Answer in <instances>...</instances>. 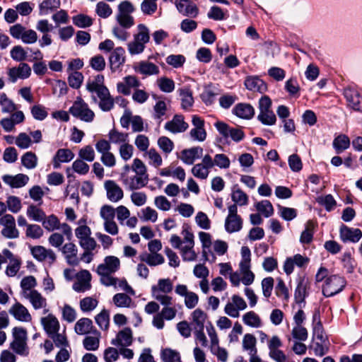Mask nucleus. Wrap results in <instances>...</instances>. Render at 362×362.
I'll list each match as a JSON object with an SVG mask.
<instances>
[{
  "mask_svg": "<svg viewBox=\"0 0 362 362\" xmlns=\"http://www.w3.org/2000/svg\"><path fill=\"white\" fill-rule=\"evenodd\" d=\"M105 78L102 74H98L94 77L93 79H89L86 83V89L91 93H93L94 91L98 90H101L102 88H107V87L104 84Z\"/></svg>",
  "mask_w": 362,
  "mask_h": 362,
  "instance_id": "nucleus-33",
  "label": "nucleus"
},
{
  "mask_svg": "<svg viewBox=\"0 0 362 362\" xmlns=\"http://www.w3.org/2000/svg\"><path fill=\"white\" fill-rule=\"evenodd\" d=\"M193 329H204L206 314L201 309H196L192 314Z\"/></svg>",
  "mask_w": 362,
  "mask_h": 362,
  "instance_id": "nucleus-34",
  "label": "nucleus"
},
{
  "mask_svg": "<svg viewBox=\"0 0 362 362\" xmlns=\"http://www.w3.org/2000/svg\"><path fill=\"white\" fill-rule=\"evenodd\" d=\"M257 119L265 125H273L276 121V115L271 110L259 112Z\"/></svg>",
  "mask_w": 362,
  "mask_h": 362,
  "instance_id": "nucleus-53",
  "label": "nucleus"
},
{
  "mask_svg": "<svg viewBox=\"0 0 362 362\" xmlns=\"http://www.w3.org/2000/svg\"><path fill=\"white\" fill-rule=\"evenodd\" d=\"M72 21L76 26L82 28L90 27L93 23L90 16L82 13L73 16Z\"/></svg>",
  "mask_w": 362,
  "mask_h": 362,
  "instance_id": "nucleus-47",
  "label": "nucleus"
},
{
  "mask_svg": "<svg viewBox=\"0 0 362 362\" xmlns=\"http://www.w3.org/2000/svg\"><path fill=\"white\" fill-rule=\"evenodd\" d=\"M175 5L178 11L184 16L195 18L199 14L198 7L191 0H177Z\"/></svg>",
  "mask_w": 362,
  "mask_h": 362,
  "instance_id": "nucleus-13",
  "label": "nucleus"
},
{
  "mask_svg": "<svg viewBox=\"0 0 362 362\" xmlns=\"http://www.w3.org/2000/svg\"><path fill=\"white\" fill-rule=\"evenodd\" d=\"M95 321L101 329L107 330L110 325L109 311L103 309L99 314L95 315Z\"/></svg>",
  "mask_w": 362,
  "mask_h": 362,
  "instance_id": "nucleus-42",
  "label": "nucleus"
},
{
  "mask_svg": "<svg viewBox=\"0 0 362 362\" xmlns=\"http://www.w3.org/2000/svg\"><path fill=\"white\" fill-rule=\"evenodd\" d=\"M245 88L250 91L264 93L267 90V83L257 76H248L244 81Z\"/></svg>",
  "mask_w": 362,
  "mask_h": 362,
  "instance_id": "nucleus-12",
  "label": "nucleus"
},
{
  "mask_svg": "<svg viewBox=\"0 0 362 362\" xmlns=\"http://www.w3.org/2000/svg\"><path fill=\"white\" fill-rule=\"evenodd\" d=\"M173 289V285L170 279H160L158 281L157 286L151 287L152 294H158L160 292L169 293Z\"/></svg>",
  "mask_w": 362,
  "mask_h": 362,
  "instance_id": "nucleus-32",
  "label": "nucleus"
},
{
  "mask_svg": "<svg viewBox=\"0 0 362 362\" xmlns=\"http://www.w3.org/2000/svg\"><path fill=\"white\" fill-rule=\"evenodd\" d=\"M346 280L339 275H332L325 280L322 293L325 297H331L340 293L346 286Z\"/></svg>",
  "mask_w": 362,
  "mask_h": 362,
  "instance_id": "nucleus-3",
  "label": "nucleus"
},
{
  "mask_svg": "<svg viewBox=\"0 0 362 362\" xmlns=\"http://www.w3.org/2000/svg\"><path fill=\"white\" fill-rule=\"evenodd\" d=\"M77 247L72 243H66L62 247V252L66 255V259L69 264L76 266L79 264V259L77 257Z\"/></svg>",
  "mask_w": 362,
  "mask_h": 362,
  "instance_id": "nucleus-21",
  "label": "nucleus"
},
{
  "mask_svg": "<svg viewBox=\"0 0 362 362\" xmlns=\"http://www.w3.org/2000/svg\"><path fill=\"white\" fill-rule=\"evenodd\" d=\"M160 357L163 362H179L181 360L179 352L170 348L163 349Z\"/></svg>",
  "mask_w": 362,
  "mask_h": 362,
  "instance_id": "nucleus-48",
  "label": "nucleus"
},
{
  "mask_svg": "<svg viewBox=\"0 0 362 362\" xmlns=\"http://www.w3.org/2000/svg\"><path fill=\"white\" fill-rule=\"evenodd\" d=\"M218 95L210 86L206 87L200 95L202 102L206 105H211L214 103L216 96Z\"/></svg>",
  "mask_w": 362,
  "mask_h": 362,
  "instance_id": "nucleus-57",
  "label": "nucleus"
},
{
  "mask_svg": "<svg viewBox=\"0 0 362 362\" xmlns=\"http://www.w3.org/2000/svg\"><path fill=\"white\" fill-rule=\"evenodd\" d=\"M313 228L314 225L311 221L306 223L305 230L301 233L300 242L302 244H310L313 239Z\"/></svg>",
  "mask_w": 362,
  "mask_h": 362,
  "instance_id": "nucleus-45",
  "label": "nucleus"
},
{
  "mask_svg": "<svg viewBox=\"0 0 362 362\" xmlns=\"http://www.w3.org/2000/svg\"><path fill=\"white\" fill-rule=\"evenodd\" d=\"M81 275L83 277L82 279H79L73 284V289L78 293L88 291L91 287L90 283L91 275L90 272L87 270H83L81 272Z\"/></svg>",
  "mask_w": 362,
  "mask_h": 362,
  "instance_id": "nucleus-30",
  "label": "nucleus"
},
{
  "mask_svg": "<svg viewBox=\"0 0 362 362\" xmlns=\"http://www.w3.org/2000/svg\"><path fill=\"white\" fill-rule=\"evenodd\" d=\"M257 339L252 334H245L243 339V349L247 351L249 355L257 353L256 347Z\"/></svg>",
  "mask_w": 362,
  "mask_h": 362,
  "instance_id": "nucleus-35",
  "label": "nucleus"
},
{
  "mask_svg": "<svg viewBox=\"0 0 362 362\" xmlns=\"http://www.w3.org/2000/svg\"><path fill=\"white\" fill-rule=\"evenodd\" d=\"M339 236L342 242L358 243L362 238V231L359 228H350L342 224L339 229Z\"/></svg>",
  "mask_w": 362,
  "mask_h": 362,
  "instance_id": "nucleus-10",
  "label": "nucleus"
},
{
  "mask_svg": "<svg viewBox=\"0 0 362 362\" xmlns=\"http://www.w3.org/2000/svg\"><path fill=\"white\" fill-rule=\"evenodd\" d=\"M31 114L37 120H43L47 117V112L42 105H35L31 107Z\"/></svg>",
  "mask_w": 362,
  "mask_h": 362,
  "instance_id": "nucleus-64",
  "label": "nucleus"
},
{
  "mask_svg": "<svg viewBox=\"0 0 362 362\" xmlns=\"http://www.w3.org/2000/svg\"><path fill=\"white\" fill-rule=\"evenodd\" d=\"M9 313L18 320L29 322L31 320V315L27 308L20 303H15L9 310Z\"/></svg>",
  "mask_w": 362,
  "mask_h": 362,
  "instance_id": "nucleus-23",
  "label": "nucleus"
},
{
  "mask_svg": "<svg viewBox=\"0 0 362 362\" xmlns=\"http://www.w3.org/2000/svg\"><path fill=\"white\" fill-rule=\"evenodd\" d=\"M136 71L141 74L151 76L158 74L159 73V68L152 62H141L135 68Z\"/></svg>",
  "mask_w": 362,
  "mask_h": 362,
  "instance_id": "nucleus-31",
  "label": "nucleus"
},
{
  "mask_svg": "<svg viewBox=\"0 0 362 362\" xmlns=\"http://www.w3.org/2000/svg\"><path fill=\"white\" fill-rule=\"evenodd\" d=\"M95 95H92L91 98L94 103H97L100 109L103 112L110 111L115 105V100L110 95L109 89L102 88L94 91Z\"/></svg>",
  "mask_w": 362,
  "mask_h": 362,
  "instance_id": "nucleus-4",
  "label": "nucleus"
},
{
  "mask_svg": "<svg viewBox=\"0 0 362 362\" xmlns=\"http://www.w3.org/2000/svg\"><path fill=\"white\" fill-rule=\"evenodd\" d=\"M121 180L129 190L133 191L145 187L148 183V177L139 175L129 177L128 175H125V173H122Z\"/></svg>",
  "mask_w": 362,
  "mask_h": 362,
  "instance_id": "nucleus-8",
  "label": "nucleus"
},
{
  "mask_svg": "<svg viewBox=\"0 0 362 362\" xmlns=\"http://www.w3.org/2000/svg\"><path fill=\"white\" fill-rule=\"evenodd\" d=\"M78 156L81 159L88 162L93 161L95 159V151L93 148L90 145L84 146L80 149Z\"/></svg>",
  "mask_w": 362,
  "mask_h": 362,
  "instance_id": "nucleus-62",
  "label": "nucleus"
},
{
  "mask_svg": "<svg viewBox=\"0 0 362 362\" xmlns=\"http://www.w3.org/2000/svg\"><path fill=\"white\" fill-rule=\"evenodd\" d=\"M83 81V75L82 73L78 71H73L68 77L69 85L75 89H78L81 87Z\"/></svg>",
  "mask_w": 362,
  "mask_h": 362,
  "instance_id": "nucleus-58",
  "label": "nucleus"
},
{
  "mask_svg": "<svg viewBox=\"0 0 362 362\" xmlns=\"http://www.w3.org/2000/svg\"><path fill=\"white\" fill-rule=\"evenodd\" d=\"M255 207L257 210L266 218L271 216L274 213L273 206L269 200H263L257 202Z\"/></svg>",
  "mask_w": 362,
  "mask_h": 362,
  "instance_id": "nucleus-50",
  "label": "nucleus"
},
{
  "mask_svg": "<svg viewBox=\"0 0 362 362\" xmlns=\"http://www.w3.org/2000/svg\"><path fill=\"white\" fill-rule=\"evenodd\" d=\"M140 259L146 262L151 267L163 264L165 262L164 257L158 253L148 254L144 253L140 255Z\"/></svg>",
  "mask_w": 362,
  "mask_h": 362,
  "instance_id": "nucleus-39",
  "label": "nucleus"
},
{
  "mask_svg": "<svg viewBox=\"0 0 362 362\" xmlns=\"http://www.w3.org/2000/svg\"><path fill=\"white\" fill-rule=\"evenodd\" d=\"M37 157L35 154L31 151L26 152L21 157V162L23 166L28 169H33L37 165Z\"/></svg>",
  "mask_w": 362,
  "mask_h": 362,
  "instance_id": "nucleus-55",
  "label": "nucleus"
},
{
  "mask_svg": "<svg viewBox=\"0 0 362 362\" xmlns=\"http://www.w3.org/2000/svg\"><path fill=\"white\" fill-rule=\"evenodd\" d=\"M231 198L235 203L240 206H245L248 203L247 195L240 188L233 190Z\"/></svg>",
  "mask_w": 362,
  "mask_h": 362,
  "instance_id": "nucleus-56",
  "label": "nucleus"
},
{
  "mask_svg": "<svg viewBox=\"0 0 362 362\" xmlns=\"http://www.w3.org/2000/svg\"><path fill=\"white\" fill-rule=\"evenodd\" d=\"M25 235L28 238L33 239H38L43 235V230L37 224H30L27 226Z\"/></svg>",
  "mask_w": 362,
  "mask_h": 362,
  "instance_id": "nucleus-59",
  "label": "nucleus"
},
{
  "mask_svg": "<svg viewBox=\"0 0 362 362\" xmlns=\"http://www.w3.org/2000/svg\"><path fill=\"white\" fill-rule=\"evenodd\" d=\"M69 112L75 117L86 122H91L95 117L94 112L90 110L88 105L81 98H78L69 108Z\"/></svg>",
  "mask_w": 362,
  "mask_h": 362,
  "instance_id": "nucleus-1",
  "label": "nucleus"
},
{
  "mask_svg": "<svg viewBox=\"0 0 362 362\" xmlns=\"http://www.w3.org/2000/svg\"><path fill=\"white\" fill-rule=\"evenodd\" d=\"M74 157V153L69 148H60L57 150L53 158V167L55 169L59 168L61 163H68Z\"/></svg>",
  "mask_w": 362,
  "mask_h": 362,
  "instance_id": "nucleus-20",
  "label": "nucleus"
},
{
  "mask_svg": "<svg viewBox=\"0 0 362 362\" xmlns=\"http://www.w3.org/2000/svg\"><path fill=\"white\" fill-rule=\"evenodd\" d=\"M11 56L17 62H22L23 60L32 62L42 58V54L38 49L33 50L28 48V50L25 51L22 47H13L11 51Z\"/></svg>",
  "mask_w": 362,
  "mask_h": 362,
  "instance_id": "nucleus-6",
  "label": "nucleus"
},
{
  "mask_svg": "<svg viewBox=\"0 0 362 362\" xmlns=\"http://www.w3.org/2000/svg\"><path fill=\"white\" fill-rule=\"evenodd\" d=\"M2 180L12 188H20L28 182L29 177L25 174L19 173L15 176L5 175L2 177Z\"/></svg>",
  "mask_w": 362,
  "mask_h": 362,
  "instance_id": "nucleus-19",
  "label": "nucleus"
},
{
  "mask_svg": "<svg viewBox=\"0 0 362 362\" xmlns=\"http://www.w3.org/2000/svg\"><path fill=\"white\" fill-rule=\"evenodd\" d=\"M93 329H95L93 325V321L87 317L79 319L75 324L74 329L77 334L83 335L92 333Z\"/></svg>",
  "mask_w": 362,
  "mask_h": 362,
  "instance_id": "nucleus-29",
  "label": "nucleus"
},
{
  "mask_svg": "<svg viewBox=\"0 0 362 362\" xmlns=\"http://www.w3.org/2000/svg\"><path fill=\"white\" fill-rule=\"evenodd\" d=\"M160 90L164 93H171L175 89V82L168 77H161L157 81Z\"/></svg>",
  "mask_w": 362,
  "mask_h": 362,
  "instance_id": "nucleus-52",
  "label": "nucleus"
},
{
  "mask_svg": "<svg viewBox=\"0 0 362 362\" xmlns=\"http://www.w3.org/2000/svg\"><path fill=\"white\" fill-rule=\"evenodd\" d=\"M158 145L165 153H170L174 148V143L167 136H160L158 140Z\"/></svg>",
  "mask_w": 362,
  "mask_h": 362,
  "instance_id": "nucleus-63",
  "label": "nucleus"
},
{
  "mask_svg": "<svg viewBox=\"0 0 362 362\" xmlns=\"http://www.w3.org/2000/svg\"><path fill=\"white\" fill-rule=\"evenodd\" d=\"M120 267V261L115 256H107L104 259V263L98 266L97 273L98 274H113L119 270Z\"/></svg>",
  "mask_w": 362,
  "mask_h": 362,
  "instance_id": "nucleus-11",
  "label": "nucleus"
},
{
  "mask_svg": "<svg viewBox=\"0 0 362 362\" xmlns=\"http://www.w3.org/2000/svg\"><path fill=\"white\" fill-rule=\"evenodd\" d=\"M344 95L349 107L357 111L362 110V96L356 90L346 88Z\"/></svg>",
  "mask_w": 362,
  "mask_h": 362,
  "instance_id": "nucleus-14",
  "label": "nucleus"
},
{
  "mask_svg": "<svg viewBox=\"0 0 362 362\" xmlns=\"http://www.w3.org/2000/svg\"><path fill=\"white\" fill-rule=\"evenodd\" d=\"M214 126L224 138L230 136L235 142L242 141L245 137V134L240 129L231 128L223 122H216Z\"/></svg>",
  "mask_w": 362,
  "mask_h": 362,
  "instance_id": "nucleus-7",
  "label": "nucleus"
},
{
  "mask_svg": "<svg viewBox=\"0 0 362 362\" xmlns=\"http://www.w3.org/2000/svg\"><path fill=\"white\" fill-rule=\"evenodd\" d=\"M0 225L4 226L1 231V235L9 239L19 237V231L16 227L14 217L11 214H5L0 218Z\"/></svg>",
  "mask_w": 362,
  "mask_h": 362,
  "instance_id": "nucleus-5",
  "label": "nucleus"
},
{
  "mask_svg": "<svg viewBox=\"0 0 362 362\" xmlns=\"http://www.w3.org/2000/svg\"><path fill=\"white\" fill-rule=\"evenodd\" d=\"M139 33L134 35V40L129 42L127 45H144L150 40L148 28L144 24L138 25Z\"/></svg>",
  "mask_w": 362,
  "mask_h": 362,
  "instance_id": "nucleus-26",
  "label": "nucleus"
},
{
  "mask_svg": "<svg viewBox=\"0 0 362 362\" xmlns=\"http://www.w3.org/2000/svg\"><path fill=\"white\" fill-rule=\"evenodd\" d=\"M90 66L97 71H102L105 68V61L103 56L98 54L90 58Z\"/></svg>",
  "mask_w": 362,
  "mask_h": 362,
  "instance_id": "nucleus-61",
  "label": "nucleus"
},
{
  "mask_svg": "<svg viewBox=\"0 0 362 362\" xmlns=\"http://www.w3.org/2000/svg\"><path fill=\"white\" fill-rule=\"evenodd\" d=\"M91 334L93 336H87L83 339V346L87 351H97L100 346L101 334L96 329H93Z\"/></svg>",
  "mask_w": 362,
  "mask_h": 362,
  "instance_id": "nucleus-22",
  "label": "nucleus"
},
{
  "mask_svg": "<svg viewBox=\"0 0 362 362\" xmlns=\"http://www.w3.org/2000/svg\"><path fill=\"white\" fill-rule=\"evenodd\" d=\"M243 221L241 216H227L225 220V230L228 233L240 231L243 228Z\"/></svg>",
  "mask_w": 362,
  "mask_h": 362,
  "instance_id": "nucleus-27",
  "label": "nucleus"
},
{
  "mask_svg": "<svg viewBox=\"0 0 362 362\" xmlns=\"http://www.w3.org/2000/svg\"><path fill=\"white\" fill-rule=\"evenodd\" d=\"M6 205V209L13 214L19 212L22 208L20 198L16 196L8 197Z\"/></svg>",
  "mask_w": 362,
  "mask_h": 362,
  "instance_id": "nucleus-54",
  "label": "nucleus"
},
{
  "mask_svg": "<svg viewBox=\"0 0 362 362\" xmlns=\"http://www.w3.org/2000/svg\"><path fill=\"white\" fill-rule=\"evenodd\" d=\"M44 329L47 334L48 337L56 334L59 329V323L58 320L52 315H49L47 317H42L41 320Z\"/></svg>",
  "mask_w": 362,
  "mask_h": 362,
  "instance_id": "nucleus-24",
  "label": "nucleus"
},
{
  "mask_svg": "<svg viewBox=\"0 0 362 362\" xmlns=\"http://www.w3.org/2000/svg\"><path fill=\"white\" fill-rule=\"evenodd\" d=\"M233 113L240 118L249 119L254 116L255 110L250 104L238 103L233 109Z\"/></svg>",
  "mask_w": 362,
  "mask_h": 362,
  "instance_id": "nucleus-25",
  "label": "nucleus"
},
{
  "mask_svg": "<svg viewBox=\"0 0 362 362\" xmlns=\"http://www.w3.org/2000/svg\"><path fill=\"white\" fill-rule=\"evenodd\" d=\"M107 197L112 202H117L122 199L123 191L122 188L113 180H107L105 182Z\"/></svg>",
  "mask_w": 362,
  "mask_h": 362,
  "instance_id": "nucleus-16",
  "label": "nucleus"
},
{
  "mask_svg": "<svg viewBox=\"0 0 362 362\" xmlns=\"http://www.w3.org/2000/svg\"><path fill=\"white\" fill-rule=\"evenodd\" d=\"M60 0H43L39 5L40 14L46 15L49 11H54L60 7Z\"/></svg>",
  "mask_w": 362,
  "mask_h": 362,
  "instance_id": "nucleus-40",
  "label": "nucleus"
},
{
  "mask_svg": "<svg viewBox=\"0 0 362 362\" xmlns=\"http://www.w3.org/2000/svg\"><path fill=\"white\" fill-rule=\"evenodd\" d=\"M350 146V139L345 134H340L333 141V147L337 153H341Z\"/></svg>",
  "mask_w": 362,
  "mask_h": 362,
  "instance_id": "nucleus-37",
  "label": "nucleus"
},
{
  "mask_svg": "<svg viewBox=\"0 0 362 362\" xmlns=\"http://www.w3.org/2000/svg\"><path fill=\"white\" fill-rule=\"evenodd\" d=\"M317 202L320 205L324 206L327 211H332L337 206V202L332 194L318 197Z\"/></svg>",
  "mask_w": 362,
  "mask_h": 362,
  "instance_id": "nucleus-46",
  "label": "nucleus"
},
{
  "mask_svg": "<svg viewBox=\"0 0 362 362\" xmlns=\"http://www.w3.org/2000/svg\"><path fill=\"white\" fill-rule=\"evenodd\" d=\"M28 298L35 310L42 308L47 305L46 299L37 290L30 291Z\"/></svg>",
  "mask_w": 362,
  "mask_h": 362,
  "instance_id": "nucleus-36",
  "label": "nucleus"
},
{
  "mask_svg": "<svg viewBox=\"0 0 362 362\" xmlns=\"http://www.w3.org/2000/svg\"><path fill=\"white\" fill-rule=\"evenodd\" d=\"M42 226L48 231H54L60 228V222L57 216L52 214L42 221Z\"/></svg>",
  "mask_w": 362,
  "mask_h": 362,
  "instance_id": "nucleus-44",
  "label": "nucleus"
},
{
  "mask_svg": "<svg viewBox=\"0 0 362 362\" xmlns=\"http://www.w3.org/2000/svg\"><path fill=\"white\" fill-rule=\"evenodd\" d=\"M291 334L294 339L300 341H305L308 337L307 329L302 325L294 326Z\"/></svg>",
  "mask_w": 362,
  "mask_h": 362,
  "instance_id": "nucleus-60",
  "label": "nucleus"
},
{
  "mask_svg": "<svg viewBox=\"0 0 362 362\" xmlns=\"http://www.w3.org/2000/svg\"><path fill=\"white\" fill-rule=\"evenodd\" d=\"M98 301L93 297H86L80 300V308L83 313L93 311L98 305Z\"/></svg>",
  "mask_w": 362,
  "mask_h": 362,
  "instance_id": "nucleus-51",
  "label": "nucleus"
},
{
  "mask_svg": "<svg viewBox=\"0 0 362 362\" xmlns=\"http://www.w3.org/2000/svg\"><path fill=\"white\" fill-rule=\"evenodd\" d=\"M189 127L188 124L185 121L182 115H175L170 121L165 123L164 128L165 130L173 133L178 134L185 132Z\"/></svg>",
  "mask_w": 362,
  "mask_h": 362,
  "instance_id": "nucleus-9",
  "label": "nucleus"
},
{
  "mask_svg": "<svg viewBox=\"0 0 362 362\" xmlns=\"http://www.w3.org/2000/svg\"><path fill=\"white\" fill-rule=\"evenodd\" d=\"M243 321L246 325L255 328L259 327L262 325L260 317L254 311L246 313L243 316Z\"/></svg>",
  "mask_w": 362,
  "mask_h": 362,
  "instance_id": "nucleus-43",
  "label": "nucleus"
},
{
  "mask_svg": "<svg viewBox=\"0 0 362 362\" xmlns=\"http://www.w3.org/2000/svg\"><path fill=\"white\" fill-rule=\"evenodd\" d=\"M26 214L30 219L37 222H42L46 216L42 209L34 204H30L28 207Z\"/></svg>",
  "mask_w": 362,
  "mask_h": 362,
  "instance_id": "nucleus-38",
  "label": "nucleus"
},
{
  "mask_svg": "<svg viewBox=\"0 0 362 362\" xmlns=\"http://www.w3.org/2000/svg\"><path fill=\"white\" fill-rule=\"evenodd\" d=\"M309 288V281L305 277H300L298 280V284L294 293L295 302L297 304L305 303V299L308 296L307 290Z\"/></svg>",
  "mask_w": 362,
  "mask_h": 362,
  "instance_id": "nucleus-15",
  "label": "nucleus"
},
{
  "mask_svg": "<svg viewBox=\"0 0 362 362\" xmlns=\"http://www.w3.org/2000/svg\"><path fill=\"white\" fill-rule=\"evenodd\" d=\"M179 96L181 100V107L184 110H188L192 107L194 104V98L192 91L188 86L179 88L177 90Z\"/></svg>",
  "mask_w": 362,
  "mask_h": 362,
  "instance_id": "nucleus-28",
  "label": "nucleus"
},
{
  "mask_svg": "<svg viewBox=\"0 0 362 362\" xmlns=\"http://www.w3.org/2000/svg\"><path fill=\"white\" fill-rule=\"evenodd\" d=\"M132 331L129 327H125L119 331L115 339H112L111 344L114 346H129L132 344Z\"/></svg>",
  "mask_w": 362,
  "mask_h": 362,
  "instance_id": "nucleus-17",
  "label": "nucleus"
},
{
  "mask_svg": "<svg viewBox=\"0 0 362 362\" xmlns=\"http://www.w3.org/2000/svg\"><path fill=\"white\" fill-rule=\"evenodd\" d=\"M105 52L110 53L109 62L110 69L112 72L120 70L125 62V50L122 47H99Z\"/></svg>",
  "mask_w": 362,
  "mask_h": 362,
  "instance_id": "nucleus-2",
  "label": "nucleus"
},
{
  "mask_svg": "<svg viewBox=\"0 0 362 362\" xmlns=\"http://www.w3.org/2000/svg\"><path fill=\"white\" fill-rule=\"evenodd\" d=\"M110 142L113 144L125 143L128 140L129 135L127 133H122L116 129H112L108 133Z\"/></svg>",
  "mask_w": 362,
  "mask_h": 362,
  "instance_id": "nucleus-49",
  "label": "nucleus"
},
{
  "mask_svg": "<svg viewBox=\"0 0 362 362\" xmlns=\"http://www.w3.org/2000/svg\"><path fill=\"white\" fill-rule=\"evenodd\" d=\"M203 155V148L195 146L181 151V160L187 165H192L196 159L200 158Z\"/></svg>",
  "mask_w": 362,
  "mask_h": 362,
  "instance_id": "nucleus-18",
  "label": "nucleus"
},
{
  "mask_svg": "<svg viewBox=\"0 0 362 362\" xmlns=\"http://www.w3.org/2000/svg\"><path fill=\"white\" fill-rule=\"evenodd\" d=\"M114 304L119 308H130L132 303V299L126 293H116L113 298Z\"/></svg>",
  "mask_w": 362,
  "mask_h": 362,
  "instance_id": "nucleus-41",
  "label": "nucleus"
}]
</instances>
